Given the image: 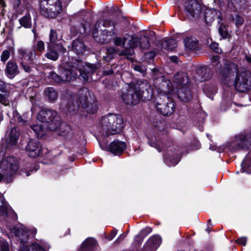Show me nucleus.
I'll return each mask as SVG.
<instances>
[{"mask_svg": "<svg viewBox=\"0 0 251 251\" xmlns=\"http://www.w3.org/2000/svg\"><path fill=\"white\" fill-rule=\"evenodd\" d=\"M25 150L30 157L35 158L39 155L42 149L39 142L37 140L32 139L29 141Z\"/></svg>", "mask_w": 251, "mask_h": 251, "instance_id": "nucleus-15", "label": "nucleus"}, {"mask_svg": "<svg viewBox=\"0 0 251 251\" xmlns=\"http://www.w3.org/2000/svg\"><path fill=\"white\" fill-rule=\"evenodd\" d=\"M239 72L237 65L233 63H225L219 70L223 81L228 85L232 83L234 76Z\"/></svg>", "mask_w": 251, "mask_h": 251, "instance_id": "nucleus-11", "label": "nucleus"}, {"mask_svg": "<svg viewBox=\"0 0 251 251\" xmlns=\"http://www.w3.org/2000/svg\"><path fill=\"white\" fill-rule=\"evenodd\" d=\"M162 81L161 88L157 89L158 93L162 94L163 98L158 97L156 99L155 107L158 111L165 116H169L173 113L175 109V104L173 101L169 99L167 96L168 94L174 92L172 88V82L169 80Z\"/></svg>", "mask_w": 251, "mask_h": 251, "instance_id": "nucleus-2", "label": "nucleus"}, {"mask_svg": "<svg viewBox=\"0 0 251 251\" xmlns=\"http://www.w3.org/2000/svg\"><path fill=\"white\" fill-rule=\"evenodd\" d=\"M20 64L25 72L29 73L31 72V68L25 63V60H20Z\"/></svg>", "mask_w": 251, "mask_h": 251, "instance_id": "nucleus-45", "label": "nucleus"}, {"mask_svg": "<svg viewBox=\"0 0 251 251\" xmlns=\"http://www.w3.org/2000/svg\"><path fill=\"white\" fill-rule=\"evenodd\" d=\"M17 120L18 122L22 125H25L28 123V120L26 119L25 115H23L22 116H18Z\"/></svg>", "mask_w": 251, "mask_h": 251, "instance_id": "nucleus-47", "label": "nucleus"}, {"mask_svg": "<svg viewBox=\"0 0 251 251\" xmlns=\"http://www.w3.org/2000/svg\"><path fill=\"white\" fill-rule=\"evenodd\" d=\"M162 46L168 50H173L176 47V42L175 39H171L163 43Z\"/></svg>", "mask_w": 251, "mask_h": 251, "instance_id": "nucleus-33", "label": "nucleus"}, {"mask_svg": "<svg viewBox=\"0 0 251 251\" xmlns=\"http://www.w3.org/2000/svg\"><path fill=\"white\" fill-rule=\"evenodd\" d=\"M19 168V162L15 157H4L0 161V182H11Z\"/></svg>", "mask_w": 251, "mask_h": 251, "instance_id": "nucleus-4", "label": "nucleus"}, {"mask_svg": "<svg viewBox=\"0 0 251 251\" xmlns=\"http://www.w3.org/2000/svg\"><path fill=\"white\" fill-rule=\"evenodd\" d=\"M18 58L20 60H25L27 57V60L29 61H32L36 56L35 50L33 49L28 50L26 49L21 48L18 50Z\"/></svg>", "mask_w": 251, "mask_h": 251, "instance_id": "nucleus-18", "label": "nucleus"}, {"mask_svg": "<svg viewBox=\"0 0 251 251\" xmlns=\"http://www.w3.org/2000/svg\"><path fill=\"white\" fill-rule=\"evenodd\" d=\"M48 77L52 79L55 82L60 83L62 81V76H60L54 72H50L48 75Z\"/></svg>", "mask_w": 251, "mask_h": 251, "instance_id": "nucleus-41", "label": "nucleus"}, {"mask_svg": "<svg viewBox=\"0 0 251 251\" xmlns=\"http://www.w3.org/2000/svg\"><path fill=\"white\" fill-rule=\"evenodd\" d=\"M3 120V116L1 113L0 112V122Z\"/></svg>", "mask_w": 251, "mask_h": 251, "instance_id": "nucleus-63", "label": "nucleus"}, {"mask_svg": "<svg viewBox=\"0 0 251 251\" xmlns=\"http://www.w3.org/2000/svg\"><path fill=\"white\" fill-rule=\"evenodd\" d=\"M2 198H0V201H2ZM8 207L5 203H2L1 205H0V216L5 217L7 215Z\"/></svg>", "mask_w": 251, "mask_h": 251, "instance_id": "nucleus-42", "label": "nucleus"}, {"mask_svg": "<svg viewBox=\"0 0 251 251\" xmlns=\"http://www.w3.org/2000/svg\"><path fill=\"white\" fill-rule=\"evenodd\" d=\"M245 59L248 63L251 64V55H246Z\"/></svg>", "mask_w": 251, "mask_h": 251, "instance_id": "nucleus-57", "label": "nucleus"}, {"mask_svg": "<svg viewBox=\"0 0 251 251\" xmlns=\"http://www.w3.org/2000/svg\"><path fill=\"white\" fill-rule=\"evenodd\" d=\"M45 95L50 101H55L58 97L57 92L51 87H49L45 89Z\"/></svg>", "mask_w": 251, "mask_h": 251, "instance_id": "nucleus-31", "label": "nucleus"}, {"mask_svg": "<svg viewBox=\"0 0 251 251\" xmlns=\"http://www.w3.org/2000/svg\"><path fill=\"white\" fill-rule=\"evenodd\" d=\"M115 34L114 30L109 31L105 29L102 31V38L100 39L99 41L101 43H107L113 39V36Z\"/></svg>", "mask_w": 251, "mask_h": 251, "instance_id": "nucleus-28", "label": "nucleus"}, {"mask_svg": "<svg viewBox=\"0 0 251 251\" xmlns=\"http://www.w3.org/2000/svg\"><path fill=\"white\" fill-rule=\"evenodd\" d=\"M170 59L173 62H176L177 58L176 56H172L170 57Z\"/></svg>", "mask_w": 251, "mask_h": 251, "instance_id": "nucleus-58", "label": "nucleus"}, {"mask_svg": "<svg viewBox=\"0 0 251 251\" xmlns=\"http://www.w3.org/2000/svg\"><path fill=\"white\" fill-rule=\"evenodd\" d=\"M241 166L243 172L247 173L251 172V169H250V168L251 167V159L249 155H247L245 157L241 164Z\"/></svg>", "mask_w": 251, "mask_h": 251, "instance_id": "nucleus-32", "label": "nucleus"}, {"mask_svg": "<svg viewBox=\"0 0 251 251\" xmlns=\"http://www.w3.org/2000/svg\"><path fill=\"white\" fill-rule=\"evenodd\" d=\"M237 243L242 246H245L247 243V238L246 237H241L237 239Z\"/></svg>", "mask_w": 251, "mask_h": 251, "instance_id": "nucleus-53", "label": "nucleus"}, {"mask_svg": "<svg viewBox=\"0 0 251 251\" xmlns=\"http://www.w3.org/2000/svg\"><path fill=\"white\" fill-rule=\"evenodd\" d=\"M217 19L218 23L222 21L221 12L216 9H207L205 14V20L208 24H211L215 19Z\"/></svg>", "mask_w": 251, "mask_h": 251, "instance_id": "nucleus-17", "label": "nucleus"}, {"mask_svg": "<svg viewBox=\"0 0 251 251\" xmlns=\"http://www.w3.org/2000/svg\"><path fill=\"white\" fill-rule=\"evenodd\" d=\"M116 234H117V231L115 230H113L111 232V234L108 236V239L109 240H112L114 238V237L116 236Z\"/></svg>", "mask_w": 251, "mask_h": 251, "instance_id": "nucleus-55", "label": "nucleus"}, {"mask_svg": "<svg viewBox=\"0 0 251 251\" xmlns=\"http://www.w3.org/2000/svg\"><path fill=\"white\" fill-rule=\"evenodd\" d=\"M32 130L34 131L38 138L43 137L46 133L47 130L49 129V126L46 127L43 125H36L31 126Z\"/></svg>", "mask_w": 251, "mask_h": 251, "instance_id": "nucleus-25", "label": "nucleus"}, {"mask_svg": "<svg viewBox=\"0 0 251 251\" xmlns=\"http://www.w3.org/2000/svg\"><path fill=\"white\" fill-rule=\"evenodd\" d=\"M90 95L89 91L87 88H84L79 91L76 99V104L70 106L69 110L74 111L81 107L89 114L95 113L98 109L97 102L95 100L88 102V98Z\"/></svg>", "mask_w": 251, "mask_h": 251, "instance_id": "nucleus-6", "label": "nucleus"}, {"mask_svg": "<svg viewBox=\"0 0 251 251\" xmlns=\"http://www.w3.org/2000/svg\"><path fill=\"white\" fill-rule=\"evenodd\" d=\"M19 67L14 61H8L5 69V74L7 77L13 79L20 73Z\"/></svg>", "mask_w": 251, "mask_h": 251, "instance_id": "nucleus-16", "label": "nucleus"}, {"mask_svg": "<svg viewBox=\"0 0 251 251\" xmlns=\"http://www.w3.org/2000/svg\"><path fill=\"white\" fill-rule=\"evenodd\" d=\"M126 148L125 142L114 140L109 146L110 151L115 155L121 154Z\"/></svg>", "mask_w": 251, "mask_h": 251, "instance_id": "nucleus-19", "label": "nucleus"}, {"mask_svg": "<svg viewBox=\"0 0 251 251\" xmlns=\"http://www.w3.org/2000/svg\"><path fill=\"white\" fill-rule=\"evenodd\" d=\"M164 157L165 159L166 163L169 166H172L176 165L179 161V159H176L174 160V161H172L171 159H168L166 156H165Z\"/></svg>", "mask_w": 251, "mask_h": 251, "instance_id": "nucleus-48", "label": "nucleus"}, {"mask_svg": "<svg viewBox=\"0 0 251 251\" xmlns=\"http://www.w3.org/2000/svg\"><path fill=\"white\" fill-rule=\"evenodd\" d=\"M244 0H228L227 6L230 9L236 10L240 8L241 3Z\"/></svg>", "mask_w": 251, "mask_h": 251, "instance_id": "nucleus-34", "label": "nucleus"}, {"mask_svg": "<svg viewBox=\"0 0 251 251\" xmlns=\"http://www.w3.org/2000/svg\"><path fill=\"white\" fill-rule=\"evenodd\" d=\"M35 52H42L45 50V44L42 41L39 40L34 45L33 49Z\"/></svg>", "mask_w": 251, "mask_h": 251, "instance_id": "nucleus-37", "label": "nucleus"}, {"mask_svg": "<svg viewBox=\"0 0 251 251\" xmlns=\"http://www.w3.org/2000/svg\"><path fill=\"white\" fill-rule=\"evenodd\" d=\"M37 119L41 122L49 124L50 130H54L60 125L61 119L57 112L53 110L43 109L40 111L37 115Z\"/></svg>", "mask_w": 251, "mask_h": 251, "instance_id": "nucleus-9", "label": "nucleus"}, {"mask_svg": "<svg viewBox=\"0 0 251 251\" xmlns=\"http://www.w3.org/2000/svg\"><path fill=\"white\" fill-rule=\"evenodd\" d=\"M125 237H126V235H125V234H121V235L119 236V238H118V240H119V241H121V240H123V239L125 238Z\"/></svg>", "mask_w": 251, "mask_h": 251, "instance_id": "nucleus-59", "label": "nucleus"}, {"mask_svg": "<svg viewBox=\"0 0 251 251\" xmlns=\"http://www.w3.org/2000/svg\"><path fill=\"white\" fill-rule=\"evenodd\" d=\"M140 47L143 49H148L150 47V43L149 41V39L144 37L141 39H140V41L138 39V45L139 44Z\"/></svg>", "mask_w": 251, "mask_h": 251, "instance_id": "nucleus-39", "label": "nucleus"}, {"mask_svg": "<svg viewBox=\"0 0 251 251\" xmlns=\"http://www.w3.org/2000/svg\"><path fill=\"white\" fill-rule=\"evenodd\" d=\"M232 20L235 22L237 26H239L242 25L244 22L243 18L237 14L232 16Z\"/></svg>", "mask_w": 251, "mask_h": 251, "instance_id": "nucleus-44", "label": "nucleus"}, {"mask_svg": "<svg viewBox=\"0 0 251 251\" xmlns=\"http://www.w3.org/2000/svg\"><path fill=\"white\" fill-rule=\"evenodd\" d=\"M128 41L127 45L128 48L125 49L120 52V55L125 56L129 59H132V56L134 54L133 49L138 46V38L136 36H130L126 34L123 38L117 37L113 39L114 44L118 47H124L126 42Z\"/></svg>", "mask_w": 251, "mask_h": 251, "instance_id": "nucleus-7", "label": "nucleus"}, {"mask_svg": "<svg viewBox=\"0 0 251 251\" xmlns=\"http://www.w3.org/2000/svg\"><path fill=\"white\" fill-rule=\"evenodd\" d=\"M14 51V49L11 48L9 50H4L0 55V61L5 63L6 61L9 58L10 56L11 52Z\"/></svg>", "mask_w": 251, "mask_h": 251, "instance_id": "nucleus-36", "label": "nucleus"}, {"mask_svg": "<svg viewBox=\"0 0 251 251\" xmlns=\"http://www.w3.org/2000/svg\"><path fill=\"white\" fill-rule=\"evenodd\" d=\"M50 42L48 44H56L55 43L58 41L57 34L53 29H51L49 35Z\"/></svg>", "mask_w": 251, "mask_h": 251, "instance_id": "nucleus-38", "label": "nucleus"}, {"mask_svg": "<svg viewBox=\"0 0 251 251\" xmlns=\"http://www.w3.org/2000/svg\"><path fill=\"white\" fill-rule=\"evenodd\" d=\"M0 6L4 7L5 6V2L3 0H0Z\"/></svg>", "mask_w": 251, "mask_h": 251, "instance_id": "nucleus-60", "label": "nucleus"}, {"mask_svg": "<svg viewBox=\"0 0 251 251\" xmlns=\"http://www.w3.org/2000/svg\"><path fill=\"white\" fill-rule=\"evenodd\" d=\"M93 34H96V33H97V32H98V29L95 28V29H94L93 30Z\"/></svg>", "mask_w": 251, "mask_h": 251, "instance_id": "nucleus-64", "label": "nucleus"}, {"mask_svg": "<svg viewBox=\"0 0 251 251\" xmlns=\"http://www.w3.org/2000/svg\"><path fill=\"white\" fill-rule=\"evenodd\" d=\"M96 243L94 238H87L82 243L80 248L81 251H90L95 247Z\"/></svg>", "mask_w": 251, "mask_h": 251, "instance_id": "nucleus-26", "label": "nucleus"}, {"mask_svg": "<svg viewBox=\"0 0 251 251\" xmlns=\"http://www.w3.org/2000/svg\"><path fill=\"white\" fill-rule=\"evenodd\" d=\"M236 90L240 92H246L251 89V75L246 72H239L234 81Z\"/></svg>", "mask_w": 251, "mask_h": 251, "instance_id": "nucleus-10", "label": "nucleus"}, {"mask_svg": "<svg viewBox=\"0 0 251 251\" xmlns=\"http://www.w3.org/2000/svg\"><path fill=\"white\" fill-rule=\"evenodd\" d=\"M210 47L211 50L218 53L221 52V49L219 48V45L216 43H212L210 45Z\"/></svg>", "mask_w": 251, "mask_h": 251, "instance_id": "nucleus-50", "label": "nucleus"}, {"mask_svg": "<svg viewBox=\"0 0 251 251\" xmlns=\"http://www.w3.org/2000/svg\"><path fill=\"white\" fill-rule=\"evenodd\" d=\"M197 76L196 78L200 81L208 80L211 76L210 69L206 67L199 68L196 70Z\"/></svg>", "mask_w": 251, "mask_h": 251, "instance_id": "nucleus-20", "label": "nucleus"}, {"mask_svg": "<svg viewBox=\"0 0 251 251\" xmlns=\"http://www.w3.org/2000/svg\"><path fill=\"white\" fill-rule=\"evenodd\" d=\"M62 11V6L61 1L57 2L53 6H50L42 10H40L41 14L46 18H55Z\"/></svg>", "mask_w": 251, "mask_h": 251, "instance_id": "nucleus-14", "label": "nucleus"}, {"mask_svg": "<svg viewBox=\"0 0 251 251\" xmlns=\"http://www.w3.org/2000/svg\"><path fill=\"white\" fill-rule=\"evenodd\" d=\"M184 43L185 50L189 52L197 48L198 41L195 37H187L184 40Z\"/></svg>", "mask_w": 251, "mask_h": 251, "instance_id": "nucleus-23", "label": "nucleus"}, {"mask_svg": "<svg viewBox=\"0 0 251 251\" xmlns=\"http://www.w3.org/2000/svg\"><path fill=\"white\" fill-rule=\"evenodd\" d=\"M47 49L48 51L45 56L52 61H56L58 59L59 53H64L66 51V49L60 43H57V44H48Z\"/></svg>", "mask_w": 251, "mask_h": 251, "instance_id": "nucleus-13", "label": "nucleus"}, {"mask_svg": "<svg viewBox=\"0 0 251 251\" xmlns=\"http://www.w3.org/2000/svg\"><path fill=\"white\" fill-rule=\"evenodd\" d=\"M177 93L179 99L183 102H188L191 99L192 95L187 86L179 89Z\"/></svg>", "mask_w": 251, "mask_h": 251, "instance_id": "nucleus-22", "label": "nucleus"}, {"mask_svg": "<svg viewBox=\"0 0 251 251\" xmlns=\"http://www.w3.org/2000/svg\"><path fill=\"white\" fill-rule=\"evenodd\" d=\"M10 85L8 84H5L4 82H0V91L6 94L10 92Z\"/></svg>", "mask_w": 251, "mask_h": 251, "instance_id": "nucleus-43", "label": "nucleus"}, {"mask_svg": "<svg viewBox=\"0 0 251 251\" xmlns=\"http://www.w3.org/2000/svg\"><path fill=\"white\" fill-rule=\"evenodd\" d=\"M174 82L182 87L186 86L188 84V78L184 73H178L174 78Z\"/></svg>", "mask_w": 251, "mask_h": 251, "instance_id": "nucleus-24", "label": "nucleus"}, {"mask_svg": "<svg viewBox=\"0 0 251 251\" xmlns=\"http://www.w3.org/2000/svg\"><path fill=\"white\" fill-rule=\"evenodd\" d=\"M220 57L219 55H213L211 59L212 65L217 67L220 62Z\"/></svg>", "mask_w": 251, "mask_h": 251, "instance_id": "nucleus-49", "label": "nucleus"}, {"mask_svg": "<svg viewBox=\"0 0 251 251\" xmlns=\"http://www.w3.org/2000/svg\"><path fill=\"white\" fill-rule=\"evenodd\" d=\"M117 50H118L114 47L108 48L107 50V52L110 54H114V53L116 52Z\"/></svg>", "mask_w": 251, "mask_h": 251, "instance_id": "nucleus-54", "label": "nucleus"}, {"mask_svg": "<svg viewBox=\"0 0 251 251\" xmlns=\"http://www.w3.org/2000/svg\"><path fill=\"white\" fill-rule=\"evenodd\" d=\"M143 231H146L147 232H148V233H150L151 232V229L150 227H147L145 229H144Z\"/></svg>", "mask_w": 251, "mask_h": 251, "instance_id": "nucleus-61", "label": "nucleus"}, {"mask_svg": "<svg viewBox=\"0 0 251 251\" xmlns=\"http://www.w3.org/2000/svg\"><path fill=\"white\" fill-rule=\"evenodd\" d=\"M14 232L18 239L20 241L21 251H46V249L49 248L48 245H44V249L38 243H34L29 247L27 244L29 234L25 228L16 227L14 229Z\"/></svg>", "mask_w": 251, "mask_h": 251, "instance_id": "nucleus-8", "label": "nucleus"}, {"mask_svg": "<svg viewBox=\"0 0 251 251\" xmlns=\"http://www.w3.org/2000/svg\"><path fill=\"white\" fill-rule=\"evenodd\" d=\"M73 48L77 54L82 53L86 50L84 43L79 40H75L74 41L73 43Z\"/></svg>", "mask_w": 251, "mask_h": 251, "instance_id": "nucleus-29", "label": "nucleus"}, {"mask_svg": "<svg viewBox=\"0 0 251 251\" xmlns=\"http://www.w3.org/2000/svg\"><path fill=\"white\" fill-rule=\"evenodd\" d=\"M9 247L7 242H2L0 245V251H9Z\"/></svg>", "mask_w": 251, "mask_h": 251, "instance_id": "nucleus-51", "label": "nucleus"}, {"mask_svg": "<svg viewBox=\"0 0 251 251\" xmlns=\"http://www.w3.org/2000/svg\"><path fill=\"white\" fill-rule=\"evenodd\" d=\"M12 3L14 4L15 7H18L20 4V0H10Z\"/></svg>", "mask_w": 251, "mask_h": 251, "instance_id": "nucleus-56", "label": "nucleus"}, {"mask_svg": "<svg viewBox=\"0 0 251 251\" xmlns=\"http://www.w3.org/2000/svg\"><path fill=\"white\" fill-rule=\"evenodd\" d=\"M161 243V239L158 235H154L148 241L149 246L152 249H156Z\"/></svg>", "mask_w": 251, "mask_h": 251, "instance_id": "nucleus-30", "label": "nucleus"}, {"mask_svg": "<svg viewBox=\"0 0 251 251\" xmlns=\"http://www.w3.org/2000/svg\"><path fill=\"white\" fill-rule=\"evenodd\" d=\"M101 131L107 135L120 133L124 127V121L120 115L109 114L102 118L100 122Z\"/></svg>", "mask_w": 251, "mask_h": 251, "instance_id": "nucleus-5", "label": "nucleus"}, {"mask_svg": "<svg viewBox=\"0 0 251 251\" xmlns=\"http://www.w3.org/2000/svg\"><path fill=\"white\" fill-rule=\"evenodd\" d=\"M20 135L19 130L16 127L12 128L7 136V143L8 145H15Z\"/></svg>", "mask_w": 251, "mask_h": 251, "instance_id": "nucleus-21", "label": "nucleus"}, {"mask_svg": "<svg viewBox=\"0 0 251 251\" xmlns=\"http://www.w3.org/2000/svg\"><path fill=\"white\" fill-rule=\"evenodd\" d=\"M219 32L220 35L224 38H227L229 36L226 27L223 23L220 25L219 27Z\"/></svg>", "mask_w": 251, "mask_h": 251, "instance_id": "nucleus-40", "label": "nucleus"}, {"mask_svg": "<svg viewBox=\"0 0 251 251\" xmlns=\"http://www.w3.org/2000/svg\"><path fill=\"white\" fill-rule=\"evenodd\" d=\"M0 103L4 106H7L9 105L10 101L7 97L0 94Z\"/></svg>", "mask_w": 251, "mask_h": 251, "instance_id": "nucleus-46", "label": "nucleus"}, {"mask_svg": "<svg viewBox=\"0 0 251 251\" xmlns=\"http://www.w3.org/2000/svg\"><path fill=\"white\" fill-rule=\"evenodd\" d=\"M95 64H86L80 61H77L69 68L64 70L62 74L63 81H71L75 79L78 74L81 76L85 81L88 80L90 75L99 68Z\"/></svg>", "mask_w": 251, "mask_h": 251, "instance_id": "nucleus-3", "label": "nucleus"}, {"mask_svg": "<svg viewBox=\"0 0 251 251\" xmlns=\"http://www.w3.org/2000/svg\"><path fill=\"white\" fill-rule=\"evenodd\" d=\"M21 26L26 28H31L32 26L31 15L29 12L19 20Z\"/></svg>", "mask_w": 251, "mask_h": 251, "instance_id": "nucleus-27", "label": "nucleus"}, {"mask_svg": "<svg viewBox=\"0 0 251 251\" xmlns=\"http://www.w3.org/2000/svg\"><path fill=\"white\" fill-rule=\"evenodd\" d=\"M184 7L188 14L194 19H198L201 14L202 6L195 0H187Z\"/></svg>", "mask_w": 251, "mask_h": 251, "instance_id": "nucleus-12", "label": "nucleus"}, {"mask_svg": "<svg viewBox=\"0 0 251 251\" xmlns=\"http://www.w3.org/2000/svg\"><path fill=\"white\" fill-rule=\"evenodd\" d=\"M60 1L59 0H41L40 10H42L50 6H53L57 2Z\"/></svg>", "mask_w": 251, "mask_h": 251, "instance_id": "nucleus-35", "label": "nucleus"}, {"mask_svg": "<svg viewBox=\"0 0 251 251\" xmlns=\"http://www.w3.org/2000/svg\"><path fill=\"white\" fill-rule=\"evenodd\" d=\"M137 85L135 88L130 87L126 92L123 93L122 98L126 104L136 105L141 98L148 100L152 98L153 89L147 81H143Z\"/></svg>", "mask_w": 251, "mask_h": 251, "instance_id": "nucleus-1", "label": "nucleus"}, {"mask_svg": "<svg viewBox=\"0 0 251 251\" xmlns=\"http://www.w3.org/2000/svg\"><path fill=\"white\" fill-rule=\"evenodd\" d=\"M150 145L153 147H155V148H156V146H157V144L155 143H153L152 144H151V143H150Z\"/></svg>", "mask_w": 251, "mask_h": 251, "instance_id": "nucleus-62", "label": "nucleus"}, {"mask_svg": "<svg viewBox=\"0 0 251 251\" xmlns=\"http://www.w3.org/2000/svg\"><path fill=\"white\" fill-rule=\"evenodd\" d=\"M103 26L104 27H111V26H113L114 27V25H115V24L111 20H106L104 21L103 23Z\"/></svg>", "mask_w": 251, "mask_h": 251, "instance_id": "nucleus-52", "label": "nucleus"}]
</instances>
